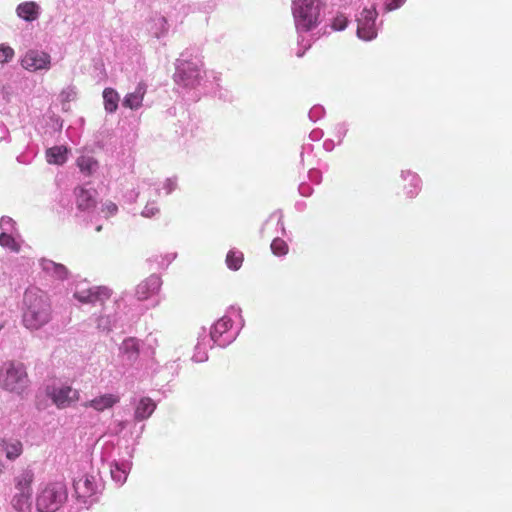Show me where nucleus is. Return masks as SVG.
<instances>
[{
	"label": "nucleus",
	"mask_w": 512,
	"mask_h": 512,
	"mask_svg": "<svg viewBox=\"0 0 512 512\" xmlns=\"http://www.w3.org/2000/svg\"><path fill=\"white\" fill-rule=\"evenodd\" d=\"M53 316L48 295L36 288L27 289L23 299L22 323L30 331H37L47 325Z\"/></svg>",
	"instance_id": "f257e3e1"
},
{
	"label": "nucleus",
	"mask_w": 512,
	"mask_h": 512,
	"mask_svg": "<svg viewBox=\"0 0 512 512\" xmlns=\"http://www.w3.org/2000/svg\"><path fill=\"white\" fill-rule=\"evenodd\" d=\"M30 380L26 367L20 362L5 363L0 370V386L16 394H22L29 386Z\"/></svg>",
	"instance_id": "f03ea898"
},
{
	"label": "nucleus",
	"mask_w": 512,
	"mask_h": 512,
	"mask_svg": "<svg viewBox=\"0 0 512 512\" xmlns=\"http://www.w3.org/2000/svg\"><path fill=\"white\" fill-rule=\"evenodd\" d=\"M293 15L297 28L309 31L317 26L320 11L315 0H295Z\"/></svg>",
	"instance_id": "7ed1b4c3"
},
{
	"label": "nucleus",
	"mask_w": 512,
	"mask_h": 512,
	"mask_svg": "<svg viewBox=\"0 0 512 512\" xmlns=\"http://www.w3.org/2000/svg\"><path fill=\"white\" fill-rule=\"evenodd\" d=\"M65 499L66 490L63 484H49L37 496L36 507L39 512H55Z\"/></svg>",
	"instance_id": "20e7f679"
},
{
	"label": "nucleus",
	"mask_w": 512,
	"mask_h": 512,
	"mask_svg": "<svg viewBox=\"0 0 512 512\" xmlns=\"http://www.w3.org/2000/svg\"><path fill=\"white\" fill-rule=\"evenodd\" d=\"M47 396L58 409H65L79 400L80 393L71 386L61 385L49 388Z\"/></svg>",
	"instance_id": "39448f33"
},
{
	"label": "nucleus",
	"mask_w": 512,
	"mask_h": 512,
	"mask_svg": "<svg viewBox=\"0 0 512 512\" xmlns=\"http://www.w3.org/2000/svg\"><path fill=\"white\" fill-rule=\"evenodd\" d=\"M378 16L375 7L364 8L357 19V35L359 38L369 41L377 36L375 21Z\"/></svg>",
	"instance_id": "423d86ee"
},
{
	"label": "nucleus",
	"mask_w": 512,
	"mask_h": 512,
	"mask_svg": "<svg viewBox=\"0 0 512 512\" xmlns=\"http://www.w3.org/2000/svg\"><path fill=\"white\" fill-rule=\"evenodd\" d=\"M74 297L81 303L103 305L111 297V290L107 287H93L80 289L77 287Z\"/></svg>",
	"instance_id": "0eeeda50"
},
{
	"label": "nucleus",
	"mask_w": 512,
	"mask_h": 512,
	"mask_svg": "<svg viewBox=\"0 0 512 512\" xmlns=\"http://www.w3.org/2000/svg\"><path fill=\"white\" fill-rule=\"evenodd\" d=\"M50 62L51 59L48 53L30 50L22 58L21 65L24 69L35 72L42 69H49Z\"/></svg>",
	"instance_id": "6e6552de"
},
{
	"label": "nucleus",
	"mask_w": 512,
	"mask_h": 512,
	"mask_svg": "<svg viewBox=\"0 0 512 512\" xmlns=\"http://www.w3.org/2000/svg\"><path fill=\"white\" fill-rule=\"evenodd\" d=\"M176 79L184 86L194 87L200 79L198 65L188 61L180 63L177 68Z\"/></svg>",
	"instance_id": "1a4fd4ad"
},
{
	"label": "nucleus",
	"mask_w": 512,
	"mask_h": 512,
	"mask_svg": "<svg viewBox=\"0 0 512 512\" xmlns=\"http://www.w3.org/2000/svg\"><path fill=\"white\" fill-rule=\"evenodd\" d=\"M74 491L78 500L83 503L96 492V483L93 476L87 474L81 475L74 480Z\"/></svg>",
	"instance_id": "9d476101"
},
{
	"label": "nucleus",
	"mask_w": 512,
	"mask_h": 512,
	"mask_svg": "<svg viewBox=\"0 0 512 512\" xmlns=\"http://www.w3.org/2000/svg\"><path fill=\"white\" fill-rule=\"evenodd\" d=\"M76 206L81 211H89L96 207V195L95 189H86L85 187L79 186L74 189Z\"/></svg>",
	"instance_id": "9b49d317"
},
{
	"label": "nucleus",
	"mask_w": 512,
	"mask_h": 512,
	"mask_svg": "<svg viewBox=\"0 0 512 512\" xmlns=\"http://www.w3.org/2000/svg\"><path fill=\"white\" fill-rule=\"evenodd\" d=\"M161 284L162 282L159 276L155 274L150 275L137 285L135 291L136 297L139 300L148 299L160 290Z\"/></svg>",
	"instance_id": "f8f14e48"
},
{
	"label": "nucleus",
	"mask_w": 512,
	"mask_h": 512,
	"mask_svg": "<svg viewBox=\"0 0 512 512\" xmlns=\"http://www.w3.org/2000/svg\"><path fill=\"white\" fill-rule=\"evenodd\" d=\"M147 92V84L144 81L138 83L134 92L128 93L122 102L125 108L138 110L143 105V99Z\"/></svg>",
	"instance_id": "ddd939ff"
},
{
	"label": "nucleus",
	"mask_w": 512,
	"mask_h": 512,
	"mask_svg": "<svg viewBox=\"0 0 512 512\" xmlns=\"http://www.w3.org/2000/svg\"><path fill=\"white\" fill-rule=\"evenodd\" d=\"M147 29L156 38H160L168 33V21L166 17L160 14H155L150 18Z\"/></svg>",
	"instance_id": "4468645a"
},
{
	"label": "nucleus",
	"mask_w": 512,
	"mask_h": 512,
	"mask_svg": "<svg viewBox=\"0 0 512 512\" xmlns=\"http://www.w3.org/2000/svg\"><path fill=\"white\" fill-rule=\"evenodd\" d=\"M119 401V398L113 394H105L96 397L83 404L84 407H92L96 411H104L105 409L111 408Z\"/></svg>",
	"instance_id": "2eb2a0df"
},
{
	"label": "nucleus",
	"mask_w": 512,
	"mask_h": 512,
	"mask_svg": "<svg viewBox=\"0 0 512 512\" xmlns=\"http://www.w3.org/2000/svg\"><path fill=\"white\" fill-rule=\"evenodd\" d=\"M156 409L155 402L149 397H143L140 399L135 409V419L142 421L152 415Z\"/></svg>",
	"instance_id": "dca6fc26"
},
{
	"label": "nucleus",
	"mask_w": 512,
	"mask_h": 512,
	"mask_svg": "<svg viewBox=\"0 0 512 512\" xmlns=\"http://www.w3.org/2000/svg\"><path fill=\"white\" fill-rule=\"evenodd\" d=\"M0 451L4 452L9 460H15L22 454V443L20 441L8 443L5 439L0 438Z\"/></svg>",
	"instance_id": "f3484780"
},
{
	"label": "nucleus",
	"mask_w": 512,
	"mask_h": 512,
	"mask_svg": "<svg viewBox=\"0 0 512 512\" xmlns=\"http://www.w3.org/2000/svg\"><path fill=\"white\" fill-rule=\"evenodd\" d=\"M49 164L63 165L67 160V149L64 146H54L46 151Z\"/></svg>",
	"instance_id": "a211bd4d"
},
{
	"label": "nucleus",
	"mask_w": 512,
	"mask_h": 512,
	"mask_svg": "<svg viewBox=\"0 0 512 512\" xmlns=\"http://www.w3.org/2000/svg\"><path fill=\"white\" fill-rule=\"evenodd\" d=\"M31 495L28 492H18L12 498V506L17 512L31 511Z\"/></svg>",
	"instance_id": "6ab92c4d"
},
{
	"label": "nucleus",
	"mask_w": 512,
	"mask_h": 512,
	"mask_svg": "<svg viewBox=\"0 0 512 512\" xmlns=\"http://www.w3.org/2000/svg\"><path fill=\"white\" fill-rule=\"evenodd\" d=\"M39 6L35 2H25L17 7V14L26 21H33L38 17Z\"/></svg>",
	"instance_id": "aec40b11"
},
{
	"label": "nucleus",
	"mask_w": 512,
	"mask_h": 512,
	"mask_svg": "<svg viewBox=\"0 0 512 512\" xmlns=\"http://www.w3.org/2000/svg\"><path fill=\"white\" fill-rule=\"evenodd\" d=\"M34 480L32 471H23L15 478V487L18 492L32 493L31 484Z\"/></svg>",
	"instance_id": "412c9836"
},
{
	"label": "nucleus",
	"mask_w": 512,
	"mask_h": 512,
	"mask_svg": "<svg viewBox=\"0 0 512 512\" xmlns=\"http://www.w3.org/2000/svg\"><path fill=\"white\" fill-rule=\"evenodd\" d=\"M119 94L113 88H105L103 91L104 108L109 113H114L118 108Z\"/></svg>",
	"instance_id": "4be33fe9"
},
{
	"label": "nucleus",
	"mask_w": 512,
	"mask_h": 512,
	"mask_svg": "<svg viewBox=\"0 0 512 512\" xmlns=\"http://www.w3.org/2000/svg\"><path fill=\"white\" fill-rule=\"evenodd\" d=\"M77 166L84 175L91 176L97 170L98 162L91 156L82 155L77 158Z\"/></svg>",
	"instance_id": "5701e85b"
},
{
	"label": "nucleus",
	"mask_w": 512,
	"mask_h": 512,
	"mask_svg": "<svg viewBox=\"0 0 512 512\" xmlns=\"http://www.w3.org/2000/svg\"><path fill=\"white\" fill-rule=\"evenodd\" d=\"M121 349L124 354L128 355L129 359L135 360L138 357L139 344L134 338L124 340Z\"/></svg>",
	"instance_id": "b1692460"
},
{
	"label": "nucleus",
	"mask_w": 512,
	"mask_h": 512,
	"mask_svg": "<svg viewBox=\"0 0 512 512\" xmlns=\"http://www.w3.org/2000/svg\"><path fill=\"white\" fill-rule=\"evenodd\" d=\"M243 253L240 251L231 250L226 256V264L232 270H238L243 263Z\"/></svg>",
	"instance_id": "393cba45"
},
{
	"label": "nucleus",
	"mask_w": 512,
	"mask_h": 512,
	"mask_svg": "<svg viewBox=\"0 0 512 512\" xmlns=\"http://www.w3.org/2000/svg\"><path fill=\"white\" fill-rule=\"evenodd\" d=\"M406 178L409 179V183H410V188L408 189L406 194H407V197L412 198L418 194L421 181H420V178L416 174L411 173V172L406 173Z\"/></svg>",
	"instance_id": "a878e982"
},
{
	"label": "nucleus",
	"mask_w": 512,
	"mask_h": 512,
	"mask_svg": "<svg viewBox=\"0 0 512 512\" xmlns=\"http://www.w3.org/2000/svg\"><path fill=\"white\" fill-rule=\"evenodd\" d=\"M271 250L275 255L283 256L288 252V245L284 240L275 238L271 243Z\"/></svg>",
	"instance_id": "bb28decb"
},
{
	"label": "nucleus",
	"mask_w": 512,
	"mask_h": 512,
	"mask_svg": "<svg viewBox=\"0 0 512 512\" xmlns=\"http://www.w3.org/2000/svg\"><path fill=\"white\" fill-rule=\"evenodd\" d=\"M231 320L229 318L223 317L219 319L211 332L212 336L214 337L216 334L221 335L222 333L226 332L231 327Z\"/></svg>",
	"instance_id": "cd10ccee"
},
{
	"label": "nucleus",
	"mask_w": 512,
	"mask_h": 512,
	"mask_svg": "<svg viewBox=\"0 0 512 512\" xmlns=\"http://www.w3.org/2000/svg\"><path fill=\"white\" fill-rule=\"evenodd\" d=\"M46 269L52 271L54 275L57 276L59 279H65L68 276V270L62 264H57L50 261L46 266Z\"/></svg>",
	"instance_id": "c85d7f7f"
},
{
	"label": "nucleus",
	"mask_w": 512,
	"mask_h": 512,
	"mask_svg": "<svg viewBox=\"0 0 512 512\" xmlns=\"http://www.w3.org/2000/svg\"><path fill=\"white\" fill-rule=\"evenodd\" d=\"M348 19L344 14H338L332 21V28L335 31H342L347 27Z\"/></svg>",
	"instance_id": "c756f323"
},
{
	"label": "nucleus",
	"mask_w": 512,
	"mask_h": 512,
	"mask_svg": "<svg viewBox=\"0 0 512 512\" xmlns=\"http://www.w3.org/2000/svg\"><path fill=\"white\" fill-rule=\"evenodd\" d=\"M14 56V50L10 46L0 45V63L9 62Z\"/></svg>",
	"instance_id": "7c9ffc66"
},
{
	"label": "nucleus",
	"mask_w": 512,
	"mask_h": 512,
	"mask_svg": "<svg viewBox=\"0 0 512 512\" xmlns=\"http://www.w3.org/2000/svg\"><path fill=\"white\" fill-rule=\"evenodd\" d=\"M111 475H112L113 479L119 483L125 482V480L127 478L126 470L120 468L118 464H116L114 466V468H111Z\"/></svg>",
	"instance_id": "2f4dec72"
},
{
	"label": "nucleus",
	"mask_w": 512,
	"mask_h": 512,
	"mask_svg": "<svg viewBox=\"0 0 512 512\" xmlns=\"http://www.w3.org/2000/svg\"><path fill=\"white\" fill-rule=\"evenodd\" d=\"M101 211L102 213H104L106 218H109L111 216L116 215V213L118 212V206L112 201H108L105 204H103Z\"/></svg>",
	"instance_id": "473e14b6"
},
{
	"label": "nucleus",
	"mask_w": 512,
	"mask_h": 512,
	"mask_svg": "<svg viewBox=\"0 0 512 512\" xmlns=\"http://www.w3.org/2000/svg\"><path fill=\"white\" fill-rule=\"evenodd\" d=\"M0 245L16 250V243L14 238L7 233L0 234Z\"/></svg>",
	"instance_id": "72a5a7b5"
},
{
	"label": "nucleus",
	"mask_w": 512,
	"mask_h": 512,
	"mask_svg": "<svg viewBox=\"0 0 512 512\" xmlns=\"http://www.w3.org/2000/svg\"><path fill=\"white\" fill-rule=\"evenodd\" d=\"M406 0H386L384 4V10L386 12L394 11L398 8H400Z\"/></svg>",
	"instance_id": "f704fd0d"
},
{
	"label": "nucleus",
	"mask_w": 512,
	"mask_h": 512,
	"mask_svg": "<svg viewBox=\"0 0 512 512\" xmlns=\"http://www.w3.org/2000/svg\"><path fill=\"white\" fill-rule=\"evenodd\" d=\"M143 214H144L145 216H149V215H150V214H149V212H148L147 207H146V208H145V210L143 211Z\"/></svg>",
	"instance_id": "c9c22d12"
},
{
	"label": "nucleus",
	"mask_w": 512,
	"mask_h": 512,
	"mask_svg": "<svg viewBox=\"0 0 512 512\" xmlns=\"http://www.w3.org/2000/svg\"><path fill=\"white\" fill-rule=\"evenodd\" d=\"M96 230H97L98 232H99V231H101V230H102V226H101V225H100V226H98V227L96 228Z\"/></svg>",
	"instance_id": "e433bc0d"
},
{
	"label": "nucleus",
	"mask_w": 512,
	"mask_h": 512,
	"mask_svg": "<svg viewBox=\"0 0 512 512\" xmlns=\"http://www.w3.org/2000/svg\"><path fill=\"white\" fill-rule=\"evenodd\" d=\"M3 328V324L0 323V330Z\"/></svg>",
	"instance_id": "4c0bfd02"
}]
</instances>
